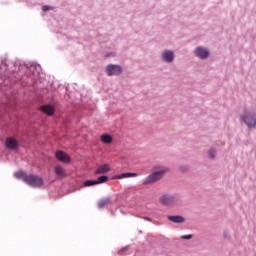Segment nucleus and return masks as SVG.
<instances>
[{
    "label": "nucleus",
    "mask_w": 256,
    "mask_h": 256,
    "mask_svg": "<svg viewBox=\"0 0 256 256\" xmlns=\"http://www.w3.org/2000/svg\"><path fill=\"white\" fill-rule=\"evenodd\" d=\"M168 221H172V223H185V218L183 216H168Z\"/></svg>",
    "instance_id": "2eb2a0df"
},
{
    "label": "nucleus",
    "mask_w": 256,
    "mask_h": 256,
    "mask_svg": "<svg viewBox=\"0 0 256 256\" xmlns=\"http://www.w3.org/2000/svg\"><path fill=\"white\" fill-rule=\"evenodd\" d=\"M181 239H187V240L193 239V235H191V234L183 235V236H181Z\"/></svg>",
    "instance_id": "b1692460"
},
{
    "label": "nucleus",
    "mask_w": 256,
    "mask_h": 256,
    "mask_svg": "<svg viewBox=\"0 0 256 256\" xmlns=\"http://www.w3.org/2000/svg\"><path fill=\"white\" fill-rule=\"evenodd\" d=\"M83 185L84 187H93L94 185H97V180H86Z\"/></svg>",
    "instance_id": "aec40b11"
},
{
    "label": "nucleus",
    "mask_w": 256,
    "mask_h": 256,
    "mask_svg": "<svg viewBox=\"0 0 256 256\" xmlns=\"http://www.w3.org/2000/svg\"><path fill=\"white\" fill-rule=\"evenodd\" d=\"M14 177H16V179H22L24 181V183H27V177H29V175H27V173L23 172V171H19L14 173Z\"/></svg>",
    "instance_id": "dca6fc26"
},
{
    "label": "nucleus",
    "mask_w": 256,
    "mask_h": 256,
    "mask_svg": "<svg viewBox=\"0 0 256 256\" xmlns=\"http://www.w3.org/2000/svg\"><path fill=\"white\" fill-rule=\"evenodd\" d=\"M101 141L102 143H105V145H109L110 143L113 142V137H111V135L109 134H103L101 136Z\"/></svg>",
    "instance_id": "f3484780"
},
{
    "label": "nucleus",
    "mask_w": 256,
    "mask_h": 256,
    "mask_svg": "<svg viewBox=\"0 0 256 256\" xmlns=\"http://www.w3.org/2000/svg\"><path fill=\"white\" fill-rule=\"evenodd\" d=\"M107 181H109V177L108 176H99L96 180L97 185H101V183H107Z\"/></svg>",
    "instance_id": "6ab92c4d"
},
{
    "label": "nucleus",
    "mask_w": 256,
    "mask_h": 256,
    "mask_svg": "<svg viewBox=\"0 0 256 256\" xmlns=\"http://www.w3.org/2000/svg\"><path fill=\"white\" fill-rule=\"evenodd\" d=\"M111 171V167L109 164H102L98 166V168L95 170V175H105V173H109Z\"/></svg>",
    "instance_id": "1a4fd4ad"
},
{
    "label": "nucleus",
    "mask_w": 256,
    "mask_h": 256,
    "mask_svg": "<svg viewBox=\"0 0 256 256\" xmlns=\"http://www.w3.org/2000/svg\"><path fill=\"white\" fill-rule=\"evenodd\" d=\"M8 66L6 61H2L0 65V75H4V77L7 76Z\"/></svg>",
    "instance_id": "a211bd4d"
},
{
    "label": "nucleus",
    "mask_w": 256,
    "mask_h": 256,
    "mask_svg": "<svg viewBox=\"0 0 256 256\" xmlns=\"http://www.w3.org/2000/svg\"><path fill=\"white\" fill-rule=\"evenodd\" d=\"M108 205H111V198H103L98 201V209H103V207H107Z\"/></svg>",
    "instance_id": "4468645a"
},
{
    "label": "nucleus",
    "mask_w": 256,
    "mask_h": 256,
    "mask_svg": "<svg viewBox=\"0 0 256 256\" xmlns=\"http://www.w3.org/2000/svg\"><path fill=\"white\" fill-rule=\"evenodd\" d=\"M137 173L135 172H125L122 174L115 175L113 179H127L129 177H137Z\"/></svg>",
    "instance_id": "f8f14e48"
},
{
    "label": "nucleus",
    "mask_w": 256,
    "mask_h": 256,
    "mask_svg": "<svg viewBox=\"0 0 256 256\" xmlns=\"http://www.w3.org/2000/svg\"><path fill=\"white\" fill-rule=\"evenodd\" d=\"M123 69L119 65L110 64L106 67V72L109 77H113V75H121Z\"/></svg>",
    "instance_id": "20e7f679"
},
{
    "label": "nucleus",
    "mask_w": 256,
    "mask_h": 256,
    "mask_svg": "<svg viewBox=\"0 0 256 256\" xmlns=\"http://www.w3.org/2000/svg\"><path fill=\"white\" fill-rule=\"evenodd\" d=\"M54 173L57 175L60 179H64V177L67 176L65 173V169L61 166H55L54 167Z\"/></svg>",
    "instance_id": "ddd939ff"
},
{
    "label": "nucleus",
    "mask_w": 256,
    "mask_h": 256,
    "mask_svg": "<svg viewBox=\"0 0 256 256\" xmlns=\"http://www.w3.org/2000/svg\"><path fill=\"white\" fill-rule=\"evenodd\" d=\"M5 147L9 151H15L19 148V142L17 139H15V137H7L5 140Z\"/></svg>",
    "instance_id": "39448f33"
},
{
    "label": "nucleus",
    "mask_w": 256,
    "mask_h": 256,
    "mask_svg": "<svg viewBox=\"0 0 256 256\" xmlns=\"http://www.w3.org/2000/svg\"><path fill=\"white\" fill-rule=\"evenodd\" d=\"M35 65L30 66V71H32L33 79L39 77V72H35Z\"/></svg>",
    "instance_id": "412c9836"
},
{
    "label": "nucleus",
    "mask_w": 256,
    "mask_h": 256,
    "mask_svg": "<svg viewBox=\"0 0 256 256\" xmlns=\"http://www.w3.org/2000/svg\"><path fill=\"white\" fill-rule=\"evenodd\" d=\"M145 221H151V218L149 217H144Z\"/></svg>",
    "instance_id": "a878e982"
},
{
    "label": "nucleus",
    "mask_w": 256,
    "mask_h": 256,
    "mask_svg": "<svg viewBox=\"0 0 256 256\" xmlns=\"http://www.w3.org/2000/svg\"><path fill=\"white\" fill-rule=\"evenodd\" d=\"M174 202H175V197L171 195H164L160 198V203L162 205H173Z\"/></svg>",
    "instance_id": "9b49d317"
},
{
    "label": "nucleus",
    "mask_w": 256,
    "mask_h": 256,
    "mask_svg": "<svg viewBox=\"0 0 256 256\" xmlns=\"http://www.w3.org/2000/svg\"><path fill=\"white\" fill-rule=\"evenodd\" d=\"M163 61H166V63H173V59H175V56L173 54V51L166 50L162 54Z\"/></svg>",
    "instance_id": "9d476101"
},
{
    "label": "nucleus",
    "mask_w": 256,
    "mask_h": 256,
    "mask_svg": "<svg viewBox=\"0 0 256 256\" xmlns=\"http://www.w3.org/2000/svg\"><path fill=\"white\" fill-rule=\"evenodd\" d=\"M165 173H167L166 168L153 172L152 174H150L148 177L144 179L143 185H149V183H155V181H159V179H161V177H163Z\"/></svg>",
    "instance_id": "f03ea898"
},
{
    "label": "nucleus",
    "mask_w": 256,
    "mask_h": 256,
    "mask_svg": "<svg viewBox=\"0 0 256 256\" xmlns=\"http://www.w3.org/2000/svg\"><path fill=\"white\" fill-rule=\"evenodd\" d=\"M240 121L247 125L248 129H255L256 127V113L244 111L243 115L240 116Z\"/></svg>",
    "instance_id": "f257e3e1"
},
{
    "label": "nucleus",
    "mask_w": 256,
    "mask_h": 256,
    "mask_svg": "<svg viewBox=\"0 0 256 256\" xmlns=\"http://www.w3.org/2000/svg\"><path fill=\"white\" fill-rule=\"evenodd\" d=\"M196 57H199V59H207L209 57V50L203 48V47H197L195 50Z\"/></svg>",
    "instance_id": "6e6552de"
},
{
    "label": "nucleus",
    "mask_w": 256,
    "mask_h": 256,
    "mask_svg": "<svg viewBox=\"0 0 256 256\" xmlns=\"http://www.w3.org/2000/svg\"><path fill=\"white\" fill-rule=\"evenodd\" d=\"M215 153H216L215 149L211 148L208 152L209 158L215 159Z\"/></svg>",
    "instance_id": "4be33fe9"
},
{
    "label": "nucleus",
    "mask_w": 256,
    "mask_h": 256,
    "mask_svg": "<svg viewBox=\"0 0 256 256\" xmlns=\"http://www.w3.org/2000/svg\"><path fill=\"white\" fill-rule=\"evenodd\" d=\"M50 10H53V8H51V6L44 5L42 7V11H50Z\"/></svg>",
    "instance_id": "393cba45"
},
{
    "label": "nucleus",
    "mask_w": 256,
    "mask_h": 256,
    "mask_svg": "<svg viewBox=\"0 0 256 256\" xmlns=\"http://www.w3.org/2000/svg\"><path fill=\"white\" fill-rule=\"evenodd\" d=\"M125 251H129V246H126V247L122 248L121 250H119L118 255H123V253H125Z\"/></svg>",
    "instance_id": "5701e85b"
},
{
    "label": "nucleus",
    "mask_w": 256,
    "mask_h": 256,
    "mask_svg": "<svg viewBox=\"0 0 256 256\" xmlns=\"http://www.w3.org/2000/svg\"><path fill=\"white\" fill-rule=\"evenodd\" d=\"M40 110L42 111V113H45V115H47L48 117H53V115L55 114V106L51 104L41 106Z\"/></svg>",
    "instance_id": "0eeeda50"
},
{
    "label": "nucleus",
    "mask_w": 256,
    "mask_h": 256,
    "mask_svg": "<svg viewBox=\"0 0 256 256\" xmlns=\"http://www.w3.org/2000/svg\"><path fill=\"white\" fill-rule=\"evenodd\" d=\"M26 183L27 185H29L30 187H41L43 186V178L39 177L38 175L35 174H29L28 177H26Z\"/></svg>",
    "instance_id": "7ed1b4c3"
},
{
    "label": "nucleus",
    "mask_w": 256,
    "mask_h": 256,
    "mask_svg": "<svg viewBox=\"0 0 256 256\" xmlns=\"http://www.w3.org/2000/svg\"><path fill=\"white\" fill-rule=\"evenodd\" d=\"M55 157L61 163H71V157L61 150L56 151Z\"/></svg>",
    "instance_id": "423d86ee"
}]
</instances>
